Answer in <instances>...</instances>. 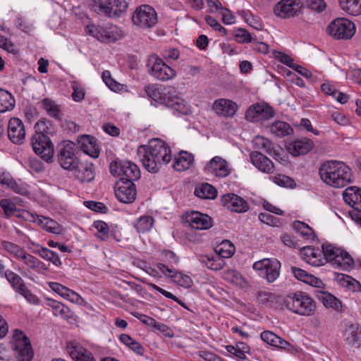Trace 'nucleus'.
I'll return each instance as SVG.
<instances>
[{
	"label": "nucleus",
	"mask_w": 361,
	"mask_h": 361,
	"mask_svg": "<svg viewBox=\"0 0 361 361\" xmlns=\"http://www.w3.org/2000/svg\"><path fill=\"white\" fill-rule=\"evenodd\" d=\"M322 251L314 249L311 246L303 247L301 253L305 259L312 266L319 267L329 262L334 268L343 270L354 269L355 261L345 250H341L332 245L322 246Z\"/></svg>",
	"instance_id": "1"
},
{
	"label": "nucleus",
	"mask_w": 361,
	"mask_h": 361,
	"mask_svg": "<svg viewBox=\"0 0 361 361\" xmlns=\"http://www.w3.org/2000/svg\"><path fill=\"white\" fill-rule=\"evenodd\" d=\"M137 154L145 169L150 173H157L164 164L171 159L170 147L159 139H154L148 145H141Z\"/></svg>",
	"instance_id": "2"
},
{
	"label": "nucleus",
	"mask_w": 361,
	"mask_h": 361,
	"mask_svg": "<svg viewBox=\"0 0 361 361\" xmlns=\"http://www.w3.org/2000/svg\"><path fill=\"white\" fill-rule=\"evenodd\" d=\"M322 180L334 188H343L353 180L351 169L343 162L327 161L323 163L319 170Z\"/></svg>",
	"instance_id": "3"
},
{
	"label": "nucleus",
	"mask_w": 361,
	"mask_h": 361,
	"mask_svg": "<svg viewBox=\"0 0 361 361\" xmlns=\"http://www.w3.org/2000/svg\"><path fill=\"white\" fill-rule=\"evenodd\" d=\"M283 302L288 310L302 316L312 315L316 309L314 300L302 291L288 294Z\"/></svg>",
	"instance_id": "4"
},
{
	"label": "nucleus",
	"mask_w": 361,
	"mask_h": 361,
	"mask_svg": "<svg viewBox=\"0 0 361 361\" xmlns=\"http://www.w3.org/2000/svg\"><path fill=\"white\" fill-rule=\"evenodd\" d=\"M58 162L61 166L68 171H73L79 166L80 150L76 145L70 141L64 142L59 147Z\"/></svg>",
	"instance_id": "5"
},
{
	"label": "nucleus",
	"mask_w": 361,
	"mask_h": 361,
	"mask_svg": "<svg viewBox=\"0 0 361 361\" xmlns=\"http://www.w3.org/2000/svg\"><path fill=\"white\" fill-rule=\"evenodd\" d=\"M111 173L119 176V180L134 183L140 177V171L134 163L125 160L116 159L110 164Z\"/></svg>",
	"instance_id": "6"
},
{
	"label": "nucleus",
	"mask_w": 361,
	"mask_h": 361,
	"mask_svg": "<svg viewBox=\"0 0 361 361\" xmlns=\"http://www.w3.org/2000/svg\"><path fill=\"white\" fill-rule=\"evenodd\" d=\"M326 32L336 39H349L355 33V25L347 18H338L330 23Z\"/></svg>",
	"instance_id": "7"
},
{
	"label": "nucleus",
	"mask_w": 361,
	"mask_h": 361,
	"mask_svg": "<svg viewBox=\"0 0 361 361\" xmlns=\"http://www.w3.org/2000/svg\"><path fill=\"white\" fill-rule=\"evenodd\" d=\"M33 151L47 162H52L54 149L50 138L42 132H35L31 139Z\"/></svg>",
	"instance_id": "8"
},
{
	"label": "nucleus",
	"mask_w": 361,
	"mask_h": 361,
	"mask_svg": "<svg viewBox=\"0 0 361 361\" xmlns=\"http://www.w3.org/2000/svg\"><path fill=\"white\" fill-rule=\"evenodd\" d=\"M159 104L173 109L183 115H188L190 109L185 101L177 95L176 89L172 86H164Z\"/></svg>",
	"instance_id": "9"
},
{
	"label": "nucleus",
	"mask_w": 361,
	"mask_h": 361,
	"mask_svg": "<svg viewBox=\"0 0 361 361\" xmlns=\"http://www.w3.org/2000/svg\"><path fill=\"white\" fill-rule=\"evenodd\" d=\"M341 336L347 345L352 348H361V325L344 319L341 322Z\"/></svg>",
	"instance_id": "10"
},
{
	"label": "nucleus",
	"mask_w": 361,
	"mask_h": 361,
	"mask_svg": "<svg viewBox=\"0 0 361 361\" xmlns=\"http://www.w3.org/2000/svg\"><path fill=\"white\" fill-rule=\"evenodd\" d=\"M88 34L102 42H111L119 40L123 36V32L117 26L102 27L94 25L86 27Z\"/></svg>",
	"instance_id": "11"
},
{
	"label": "nucleus",
	"mask_w": 361,
	"mask_h": 361,
	"mask_svg": "<svg viewBox=\"0 0 361 361\" xmlns=\"http://www.w3.org/2000/svg\"><path fill=\"white\" fill-rule=\"evenodd\" d=\"M132 20L134 25L140 27L149 28L157 23V13L152 7L142 5L134 12Z\"/></svg>",
	"instance_id": "12"
},
{
	"label": "nucleus",
	"mask_w": 361,
	"mask_h": 361,
	"mask_svg": "<svg viewBox=\"0 0 361 361\" xmlns=\"http://www.w3.org/2000/svg\"><path fill=\"white\" fill-rule=\"evenodd\" d=\"M152 63L150 74L156 79L161 81H167L176 75V71L167 66L157 55H152L147 61V66Z\"/></svg>",
	"instance_id": "13"
},
{
	"label": "nucleus",
	"mask_w": 361,
	"mask_h": 361,
	"mask_svg": "<svg viewBox=\"0 0 361 361\" xmlns=\"http://www.w3.org/2000/svg\"><path fill=\"white\" fill-rule=\"evenodd\" d=\"M136 188L131 181L119 180L116 183L115 195L118 201L130 204L135 201L136 197Z\"/></svg>",
	"instance_id": "14"
},
{
	"label": "nucleus",
	"mask_w": 361,
	"mask_h": 361,
	"mask_svg": "<svg viewBox=\"0 0 361 361\" xmlns=\"http://www.w3.org/2000/svg\"><path fill=\"white\" fill-rule=\"evenodd\" d=\"M128 8L126 0H99V11L109 17H119Z\"/></svg>",
	"instance_id": "15"
},
{
	"label": "nucleus",
	"mask_w": 361,
	"mask_h": 361,
	"mask_svg": "<svg viewBox=\"0 0 361 361\" xmlns=\"http://www.w3.org/2000/svg\"><path fill=\"white\" fill-rule=\"evenodd\" d=\"M302 5L297 0H281L274 6V13L281 18H288L298 16Z\"/></svg>",
	"instance_id": "16"
},
{
	"label": "nucleus",
	"mask_w": 361,
	"mask_h": 361,
	"mask_svg": "<svg viewBox=\"0 0 361 361\" xmlns=\"http://www.w3.org/2000/svg\"><path fill=\"white\" fill-rule=\"evenodd\" d=\"M8 139L16 145H20L25 138V130L23 121L18 118H11L8 123Z\"/></svg>",
	"instance_id": "17"
},
{
	"label": "nucleus",
	"mask_w": 361,
	"mask_h": 361,
	"mask_svg": "<svg viewBox=\"0 0 361 361\" xmlns=\"http://www.w3.org/2000/svg\"><path fill=\"white\" fill-rule=\"evenodd\" d=\"M204 170L218 178H225L231 172L227 161L219 156L213 157L207 164Z\"/></svg>",
	"instance_id": "18"
},
{
	"label": "nucleus",
	"mask_w": 361,
	"mask_h": 361,
	"mask_svg": "<svg viewBox=\"0 0 361 361\" xmlns=\"http://www.w3.org/2000/svg\"><path fill=\"white\" fill-rule=\"evenodd\" d=\"M222 204L228 209L237 213L245 212L249 209V204L240 196L234 193H227L221 198Z\"/></svg>",
	"instance_id": "19"
},
{
	"label": "nucleus",
	"mask_w": 361,
	"mask_h": 361,
	"mask_svg": "<svg viewBox=\"0 0 361 361\" xmlns=\"http://www.w3.org/2000/svg\"><path fill=\"white\" fill-rule=\"evenodd\" d=\"M66 351L75 361H95L92 353L76 341L68 342Z\"/></svg>",
	"instance_id": "20"
},
{
	"label": "nucleus",
	"mask_w": 361,
	"mask_h": 361,
	"mask_svg": "<svg viewBox=\"0 0 361 361\" xmlns=\"http://www.w3.org/2000/svg\"><path fill=\"white\" fill-rule=\"evenodd\" d=\"M190 226L197 230H207L212 227V218L207 214L193 211L186 216Z\"/></svg>",
	"instance_id": "21"
},
{
	"label": "nucleus",
	"mask_w": 361,
	"mask_h": 361,
	"mask_svg": "<svg viewBox=\"0 0 361 361\" xmlns=\"http://www.w3.org/2000/svg\"><path fill=\"white\" fill-rule=\"evenodd\" d=\"M212 109L219 116L232 117L235 115L238 106L237 104L231 100L219 99L214 102Z\"/></svg>",
	"instance_id": "22"
},
{
	"label": "nucleus",
	"mask_w": 361,
	"mask_h": 361,
	"mask_svg": "<svg viewBox=\"0 0 361 361\" xmlns=\"http://www.w3.org/2000/svg\"><path fill=\"white\" fill-rule=\"evenodd\" d=\"M250 159L252 163L261 171L267 173L274 172V166L273 162L262 152H252L250 153Z\"/></svg>",
	"instance_id": "23"
},
{
	"label": "nucleus",
	"mask_w": 361,
	"mask_h": 361,
	"mask_svg": "<svg viewBox=\"0 0 361 361\" xmlns=\"http://www.w3.org/2000/svg\"><path fill=\"white\" fill-rule=\"evenodd\" d=\"M314 145L312 140L303 137L293 141L288 146V150L293 156L307 154L313 149Z\"/></svg>",
	"instance_id": "24"
},
{
	"label": "nucleus",
	"mask_w": 361,
	"mask_h": 361,
	"mask_svg": "<svg viewBox=\"0 0 361 361\" xmlns=\"http://www.w3.org/2000/svg\"><path fill=\"white\" fill-rule=\"evenodd\" d=\"M344 201L356 211L361 212V188L355 186L347 188L343 192Z\"/></svg>",
	"instance_id": "25"
},
{
	"label": "nucleus",
	"mask_w": 361,
	"mask_h": 361,
	"mask_svg": "<svg viewBox=\"0 0 361 361\" xmlns=\"http://www.w3.org/2000/svg\"><path fill=\"white\" fill-rule=\"evenodd\" d=\"M317 298L326 308H331L338 312H343L341 302L334 295L326 291H321L317 293Z\"/></svg>",
	"instance_id": "26"
},
{
	"label": "nucleus",
	"mask_w": 361,
	"mask_h": 361,
	"mask_svg": "<svg viewBox=\"0 0 361 361\" xmlns=\"http://www.w3.org/2000/svg\"><path fill=\"white\" fill-rule=\"evenodd\" d=\"M260 337L266 343L281 349H288L291 344L270 331H264Z\"/></svg>",
	"instance_id": "27"
},
{
	"label": "nucleus",
	"mask_w": 361,
	"mask_h": 361,
	"mask_svg": "<svg viewBox=\"0 0 361 361\" xmlns=\"http://www.w3.org/2000/svg\"><path fill=\"white\" fill-rule=\"evenodd\" d=\"M80 149L85 154L92 158H97L99 155V150L97 147L94 137L90 135H83L79 141Z\"/></svg>",
	"instance_id": "28"
},
{
	"label": "nucleus",
	"mask_w": 361,
	"mask_h": 361,
	"mask_svg": "<svg viewBox=\"0 0 361 361\" xmlns=\"http://www.w3.org/2000/svg\"><path fill=\"white\" fill-rule=\"evenodd\" d=\"M194 162V157L192 154L182 151L178 157H175L173 167L178 171L188 169Z\"/></svg>",
	"instance_id": "29"
},
{
	"label": "nucleus",
	"mask_w": 361,
	"mask_h": 361,
	"mask_svg": "<svg viewBox=\"0 0 361 361\" xmlns=\"http://www.w3.org/2000/svg\"><path fill=\"white\" fill-rule=\"evenodd\" d=\"M0 207L4 210V214L6 218H9L12 216L20 218L24 217V214H29L28 212L18 209L15 203L11 202L9 199H2L0 201Z\"/></svg>",
	"instance_id": "30"
},
{
	"label": "nucleus",
	"mask_w": 361,
	"mask_h": 361,
	"mask_svg": "<svg viewBox=\"0 0 361 361\" xmlns=\"http://www.w3.org/2000/svg\"><path fill=\"white\" fill-rule=\"evenodd\" d=\"M72 171H74L75 176L81 182L89 183L94 178L92 164L87 166L79 162V166Z\"/></svg>",
	"instance_id": "31"
},
{
	"label": "nucleus",
	"mask_w": 361,
	"mask_h": 361,
	"mask_svg": "<svg viewBox=\"0 0 361 361\" xmlns=\"http://www.w3.org/2000/svg\"><path fill=\"white\" fill-rule=\"evenodd\" d=\"M252 267L255 271H279L281 262L275 258H264L255 262Z\"/></svg>",
	"instance_id": "32"
},
{
	"label": "nucleus",
	"mask_w": 361,
	"mask_h": 361,
	"mask_svg": "<svg viewBox=\"0 0 361 361\" xmlns=\"http://www.w3.org/2000/svg\"><path fill=\"white\" fill-rule=\"evenodd\" d=\"M335 279L341 286L350 290L360 291L361 290V285L359 281L348 275L335 272Z\"/></svg>",
	"instance_id": "33"
},
{
	"label": "nucleus",
	"mask_w": 361,
	"mask_h": 361,
	"mask_svg": "<svg viewBox=\"0 0 361 361\" xmlns=\"http://www.w3.org/2000/svg\"><path fill=\"white\" fill-rule=\"evenodd\" d=\"M257 298L260 304L268 307L275 308L278 307L281 300L277 295L265 291L258 292Z\"/></svg>",
	"instance_id": "34"
},
{
	"label": "nucleus",
	"mask_w": 361,
	"mask_h": 361,
	"mask_svg": "<svg viewBox=\"0 0 361 361\" xmlns=\"http://www.w3.org/2000/svg\"><path fill=\"white\" fill-rule=\"evenodd\" d=\"M15 104L14 97L8 91L0 88V113L13 110Z\"/></svg>",
	"instance_id": "35"
},
{
	"label": "nucleus",
	"mask_w": 361,
	"mask_h": 361,
	"mask_svg": "<svg viewBox=\"0 0 361 361\" xmlns=\"http://www.w3.org/2000/svg\"><path fill=\"white\" fill-rule=\"evenodd\" d=\"M270 130L272 134L280 137L293 133V128L288 123L281 121H277L271 123Z\"/></svg>",
	"instance_id": "36"
},
{
	"label": "nucleus",
	"mask_w": 361,
	"mask_h": 361,
	"mask_svg": "<svg viewBox=\"0 0 361 361\" xmlns=\"http://www.w3.org/2000/svg\"><path fill=\"white\" fill-rule=\"evenodd\" d=\"M164 273L166 274V272ZM166 276L179 286L188 288L192 286L193 282L191 277L183 272H168Z\"/></svg>",
	"instance_id": "37"
},
{
	"label": "nucleus",
	"mask_w": 361,
	"mask_h": 361,
	"mask_svg": "<svg viewBox=\"0 0 361 361\" xmlns=\"http://www.w3.org/2000/svg\"><path fill=\"white\" fill-rule=\"evenodd\" d=\"M343 11L352 16L361 14V0H339Z\"/></svg>",
	"instance_id": "38"
},
{
	"label": "nucleus",
	"mask_w": 361,
	"mask_h": 361,
	"mask_svg": "<svg viewBox=\"0 0 361 361\" xmlns=\"http://www.w3.org/2000/svg\"><path fill=\"white\" fill-rule=\"evenodd\" d=\"M194 193L202 199H214L217 195V190L213 185L203 183L195 189Z\"/></svg>",
	"instance_id": "39"
},
{
	"label": "nucleus",
	"mask_w": 361,
	"mask_h": 361,
	"mask_svg": "<svg viewBox=\"0 0 361 361\" xmlns=\"http://www.w3.org/2000/svg\"><path fill=\"white\" fill-rule=\"evenodd\" d=\"M0 274L5 276L16 293L20 294L26 288L23 279L15 272H0Z\"/></svg>",
	"instance_id": "40"
},
{
	"label": "nucleus",
	"mask_w": 361,
	"mask_h": 361,
	"mask_svg": "<svg viewBox=\"0 0 361 361\" xmlns=\"http://www.w3.org/2000/svg\"><path fill=\"white\" fill-rule=\"evenodd\" d=\"M37 221L39 226L50 233L55 234L61 233L62 230L59 224L48 217L37 216Z\"/></svg>",
	"instance_id": "41"
},
{
	"label": "nucleus",
	"mask_w": 361,
	"mask_h": 361,
	"mask_svg": "<svg viewBox=\"0 0 361 361\" xmlns=\"http://www.w3.org/2000/svg\"><path fill=\"white\" fill-rule=\"evenodd\" d=\"M119 340L124 345L128 346L134 353L142 355L145 353V349L142 345L130 337L128 334H122L119 336Z\"/></svg>",
	"instance_id": "42"
},
{
	"label": "nucleus",
	"mask_w": 361,
	"mask_h": 361,
	"mask_svg": "<svg viewBox=\"0 0 361 361\" xmlns=\"http://www.w3.org/2000/svg\"><path fill=\"white\" fill-rule=\"evenodd\" d=\"M43 109L47 111L49 116L57 119H61L60 106L56 102L49 98H45L42 101Z\"/></svg>",
	"instance_id": "43"
},
{
	"label": "nucleus",
	"mask_w": 361,
	"mask_h": 361,
	"mask_svg": "<svg viewBox=\"0 0 361 361\" xmlns=\"http://www.w3.org/2000/svg\"><path fill=\"white\" fill-rule=\"evenodd\" d=\"M255 148L269 155L276 154L272 142L264 137L257 136L253 141Z\"/></svg>",
	"instance_id": "44"
},
{
	"label": "nucleus",
	"mask_w": 361,
	"mask_h": 361,
	"mask_svg": "<svg viewBox=\"0 0 361 361\" xmlns=\"http://www.w3.org/2000/svg\"><path fill=\"white\" fill-rule=\"evenodd\" d=\"M293 274L297 279L312 286L320 288L323 286L322 281L319 278L308 272H293Z\"/></svg>",
	"instance_id": "45"
},
{
	"label": "nucleus",
	"mask_w": 361,
	"mask_h": 361,
	"mask_svg": "<svg viewBox=\"0 0 361 361\" xmlns=\"http://www.w3.org/2000/svg\"><path fill=\"white\" fill-rule=\"evenodd\" d=\"M293 227L297 233H300L306 239H313L316 238L313 229L304 222L295 221L293 223Z\"/></svg>",
	"instance_id": "46"
},
{
	"label": "nucleus",
	"mask_w": 361,
	"mask_h": 361,
	"mask_svg": "<svg viewBox=\"0 0 361 361\" xmlns=\"http://www.w3.org/2000/svg\"><path fill=\"white\" fill-rule=\"evenodd\" d=\"M163 85L158 84H149L145 87V92L148 97L159 103L161 101V92L163 90Z\"/></svg>",
	"instance_id": "47"
},
{
	"label": "nucleus",
	"mask_w": 361,
	"mask_h": 361,
	"mask_svg": "<svg viewBox=\"0 0 361 361\" xmlns=\"http://www.w3.org/2000/svg\"><path fill=\"white\" fill-rule=\"evenodd\" d=\"M154 219L150 216H142L135 223L134 226L138 233L149 231L153 226Z\"/></svg>",
	"instance_id": "48"
},
{
	"label": "nucleus",
	"mask_w": 361,
	"mask_h": 361,
	"mask_svg": "<svg viewBox=\"0 0 361 361\" xmlns=\"http://www.w3.org/2000/svg\"><path fill=\"white\" fill-rule=\"evenodd\" d=\"M215 250L221 258H229L233 255L235 247L231 241L224 240Z\"/></svg>",
	"instance_id": "49"
},
{
	"label": "nucleus",
	"mask_w": 361,
	"mask_h": 361,
	"mask_svg": "<svg viewBox=\"0 0 361 361\" xmlns=\"http://www.w3.org/2000/svg\"><path fill=\"white\" fill-rule=\"evenodd\" d=\"M16 350V358L18 361H32L34 353L31 344L13 348Z\"/></svg>",
	"instance_id": "50"
},
{
	"label": "nucleus",
	"mask_w": 361,
	"mask_h": 361,
	"mask_svg": "<svg viewBox=\"0 0 361 361\" xmlns=\"http://www.w3.org/2000/svg\"><path fill=\"white\" fill-rule=\"evenodd\" d=\"M163 255L166 259L169 261L171 265L169 266L163 263H159L157 264L158 269L160 271H164V269L165 271H173L176 269V268L172 266V264H177L178 262V257L175 255V253L171 250H166L164 252Z\"/></svg>",
	"instance_id": "51"
},
{
	"label": "nucleus",
	"mask_w": 361,
	"mask_h": 361,
	"mask_svg": "<svg viewBox=\"0 0 361 361\" xmlns=\"http://www.w3.org/2000/svg\"><path fill=\"white\" fill-rule=\"evenodd\" d=\"M234 37L238 43H250L256 41V37L252 36L245 28H238L235 31Z\"/></svg>",
	"instance_id": "52"
},
{
	"label": "nucleus",
	"mask_w": 361,
	"mask_h": 361,
	"mask_svg": "<svg viewBox=\"0 0 361 361\" xmlns=\"http://www.w3.org/2000/svg\"><path fill=\"white\" fill-rule=\"evenodd\" d=\"M48 305L54 310V314L56 316H61L63 318H68L70 310L61 302L56 300H49Z\"/></svg>",
	"instance_id": "53"
},
{
	"label": "nucleus",
	"mask_w": 361,
	"mask_h": 361,
	"mask_svg": "<svg viewBox=\"0 0 361 361\" xmlns=\"http://www.w3.org/2000/svg\"><path fill=\"white\" fill-rule=\"evenodd\" d=\"M263 111V105L256 104L250 106L245 113V118L248 121L257 122L260 121V115Z\"/></svg>",
	"instance_id": "54"
},
{
	"label": "nucleus",
	"mask_w": 361,
	"mask_h": 361,
	"mask_svg": "<svg viewBox=\"0 0 361 361\" xmlns=\"http://www.w3.org/2000/svg\"><path fill=\"white\" fill-rule=\"evenodd\" d=\"M13 348H18L22 346L31 344L27 336L23 331L19 329H15L13 333Z\"/></svg>",
	"instance_id": "55"
},
{
	"label": "nucleus",
	"mask_w": 361,
	"mask_h": 361,
	"mask_svg": "<svg viewBox=\"0 0 361 361\" xmlns=\"http://www.w3.org/2000/svg\"><path fill=\"white\" fill-rule=\"evenodd\" d=\"M2 246L7 252L13 254L18 258H21L22 256H25V251L15 243L4 241L2 243Z\"/></svg>",
	"instance_id": "56"
},
{
	"label": "nucleus",
	"mask_w": 361,
	"mask_h": 361,
	"mask_svg": "<svg viewBox=\"0 0 361 361\" xmlns=\"http://www.w3.org/2000/svg\"><path fill=\"white\" fill-rule=\"evenodd\" d=\"M274 181L278 185L284 188H293L295 186L294 180L285 175H277L274 177Z\"/></svg>",
	"instance_id": "57"
},
{
	"label": "nucleus",
	"mask_w": 361,
	"mask_h": 361,
	"mask_svg": "<svg viewBox=\"0 0 361 361\" xmlns=\"http://www.w3.org/2000/svg\"><path fill=\"white\" fill-rule=\"evenodd\" d=\"M242 17L245 20V22L252 27L256 30H262V25L261 22L255 18L252 14L249 13L248 11H243Z\"/></svg>",
	"instance_id": "58"
},
{
	"label": "nucleus",
	"mask_w": 361,
	"mask_h": 361,
	"mask_svg": "<svg viewBox=\"0 0 361 361\" xmlns=\"http://www.w3.org/2000/svg\"><path fill=\"white\" fill-rule=\"evenodd\" d=\"M94 226L99 233L98 237L99 238L104 240L109 237V228L107 224L102 221H96Z\"/></svg>",
	"instance_id": "59"
},
{
	"label": "nucleus",
	"mask_w": 361,
	"mask_h": 361,
	"mask_svg": "<svg viewBox=\"0 0 361 361\" xmlns=\"http://www.w3.org/2000/svg\"><path fill=\"white\" fill-rule=\"evenodd\" d=\"M139 281L143 283L147 284L149 287L152 288L154 290H157L159 293H161L166 298L171 299V300H175L176 295H174L171 293L160 288L159 286H157L154 283L150 282L147 279H139Z\"/></svg>",
	"instance_id": "60"
},
{
	"label": "nucleus",
	"mask_w": 361,
	"mask_h": 361,
	"mask_svg": "<svg viewBox=\"0 0 361 361\" xmlns=\"http://www.w3.org/2000/svg\"><path fill=\"white\" fill-rule=\"evenodd\" d=\"M224 274H231V283L244 287L248 284L247 279L243 276L240 272H224Z\"/></svg>",
	"instance_id": "61"
},
{
	"label": "nucleus",
	"mask_w": 361,
	"mask_h": 361,
	"mask_svg": "<svg viewBox=\"0 0 361 361\" xmlns=\"http://www.w3.org/2000/svg\"><path fill=\"white\" fill-rule=\"evenodd\" d=\"M224 264V261L222 259L221 257L219 255L216 257V259L214 258L209 259L208 258V262L207 263V267L208 269L212 271H219L223 268Z\"/></svg>",
	"instance_id": "62"
},
{
	"label": "nucleus",
	"mask_w": 361,
	"mask_h": 361,
	"mask_svg": "<svg viewBox=\"0 0 361 361\" xmlns=\"http://www.w3.org/2000/svg\"><path fill=\"white\" fill-rule=\"evenodd\" d=\"M154 329V331H158L160 333H162L165 336L172 337L173 332L171 329L164 324L159 323L155 320V324L152 326Z\"/></svg>",
	"instance_id": "63"
},
{
	"label": "nucleus",
	"mask_w": 361,
	"mask_h": 361,
	"mask_svg": "<svg viewBox=\"0 0 361 361\" xmlns=\"http://www.w3.org/2000/svg\"><path fill=\"white\" fill-rule=\"evenodd\" d=\"M62 297L75 303H79L82 300V298L79 294L68 288H66V290L63 292Z\"/></svg>",
	"instance_id": "64"
}]
</instances>
